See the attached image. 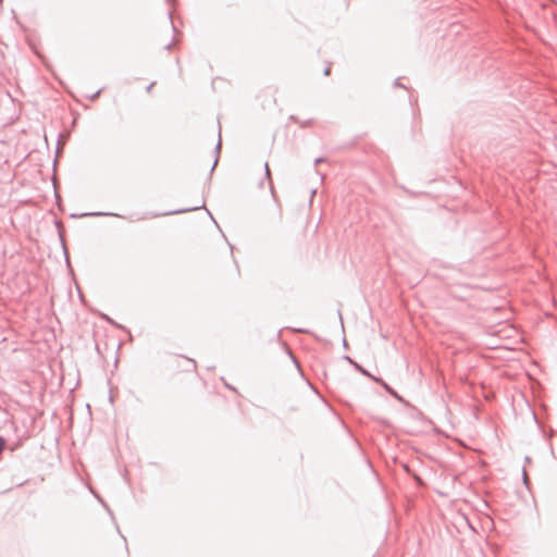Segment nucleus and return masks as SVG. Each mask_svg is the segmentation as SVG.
<instances>
[{"mask_svg": "<svg viewBox=\"0 0 557 557\" xmlns=\"http://www.w3.org/2000/svg\"><path fill=\"white\" fill-rule=\"evenodd\" d=\"M85 216H116V218H124L123 215H120L117 213H113V212H100V211H96V212H84V213H73L70 215V218L72 219H77V218H85Z\"/></svg>", "mask_w": 557, "mask_h": 557, "instance_id": "obj_1", "label": "nucleus"}, {"mask_svg": "<svg viewBox=\"0 0 557 557\" xmlns=\"http://www.w3.org/2000/svg\"><path fill=\"white\" fill-rule=\"evenodd\" d=\"M202 208H205V203H202L200 206L177 209V210H173V211H169V212H163V213H154V214H152V216L157 218V216H163V215L180 214V213L196 211V210H199V209H202Z\"/></svg>", "mask_w": 557, "mask_h": 557, "instance_id": "obj_2", "label": "nucleus"}, {"mask_svg": "<svg viewBox=\"0 0 557 557\" xmlns=\"http://www.w3.org/2000/svg\"><path fill=\"white\" fill-rule=\"evenodd\" d=\"M344 360H346L347 362H349L359 373H361L362 375L364 376H370V372L364 369L361 364H359L358 362H356L352 358H350L349 356L345 355L343 357Z\"/></svg>", "mask_w": 557, "mask_h": 557, "instance_id": "obj_3", "label": "nucleus"}, {"mask_svg": "<svg viewBox=\"0 0 557 557\" xmlns=\"http://www.w3.org/2000/svg\"><path fill=\"white\" fill-rule=\"evenodd\" d=\"M221 146H222V143H221V127L219 128V139H218V143L215 145V148H214V153H215V157H214V161H213V164L211 166V170H210V173L212 174L218 162H219V158H220V152H221Z\"/></svg>", "mask_w": 557, "mask_h": 557, "instance_id": "obj_4", "label": "nucleus"}, {"mask_svg": "<svg viewBox=\"0 0 557 557\" xmlns=\"http://www.w3.org/2000/svg\"><path fill=\"white\" fill-rule=\"evenodd\" d=\"M382 387L393 397L403 401V397L397 394L395 389H393L386 382H382Z\"/></svg>", "mask_w": 557, "mask_h": 557, "instance_id": "obj_5", "label": "nucleus"}, {"mask_svg": "<svg viewBox=\"0 0 557 557\" xmlns=\"http://www.w3.org/2000/svg\"><path fill=\"white\" fill-rule=\"evenodd\" d=\"M264 176L269 181L271 193L274 194L273 182L271 180V172H270L268 162H264Z\"/></svg>", "mask_w": 557, "mask_h": 557, "instance_id": "obj_6", "label": "nucleus"}, {"mask_svg": "<svg viewBox=\"0 0 557 557\" xmlns=\"http://www.w3.org/2000/svg\"><path fill=\"white\" fill-rule=\"evenodd\" d=\"M102 88H100L99 90H97L96 92L91 94V95H87L86 98H88L89 100L91 101H95L98 99V97L100 96V94L102 92Z\"/></svg>", "mask_w": 557, "mask_h": 557, "instance_id": "obj_7", "label": "nucleus"}, {"mask_svg": "<svg viewBox=\"0 0 557 557\" xmlns=\"http://www.w3.org/2000/svg\"><path fill=\"white\" fill-rule=\"evenodd\" d=\"M61 244H62V247H63V251H64L66 263L70 264L69 252H67L64 239L62 237H61Z\"/></svg>", "mask_w": 557, "mask_h": 557, "instance_id": "obj_8", "label": "nucleus"}, {"mask_svg": "<svg viewBox=\"0 0 557 557\" xmlns=\"http://www.w3.org/2000/svg\"><path fill=\"white\" fill-rule=\"evenodd\" d=\"M103 319L116 327L124 329L122 325L117 324L115 321H113L110 317L106 314H103Z\"/></svg>", "mask_w": 557, "mask_h": 557, "instance_id": "obj_9", "label": "nucleus"}, {"mask_svg": "<svg viewBox=\"0 0 557 557\" xmlns=\"http://www.w3.org/2000/svg\"><path fill=\"white\" fill-rule=\"evenodd\" d=\"M371 380H373L374 382L379 383L381 386H382V382H385L383 379L381 377H377V376H374L373 374L370 373V376H369Z\"/></svg>", "mask_w": 557, "mask_h": 557, "instance_id": "obj_10", "label": "nucleus"}, {"mask_svg": "<svg viewBox=\"0 0 557 557\" xmlns=\"http://www.w3.org/2000/svg\"><path fill=\"white\" fill-rule=\"evenodd\" d=\"M371 380H373L374 382L379 383L381 386H382V382H385L383 379L381 377H377V376H374L373 374L370 373V376H369Z\"/></svg>", "mask_w": 557, "mask_h": 557, "instance_id": "obj_11", "label": "nucleus"}, {"mask_svg": "<svg viewBox=\"0 0 557 557\" xmlns=\"http://www.w3.org/2000/svg\"><path fill=\"white\" fill-rule=\"evenodd\" d=\"M371 380H373L374 382L379 383L381 386H382V382H385L383 379L381 377H377V376H374L373 374L370 373V376H369Z\"/></svg>", "mask_w": 557, "mask_h": 557, "instance_id": "obj_12", "label": "nucleus"}, {"mask_svg": "<svg viewBox=\"0 0 557 557\" xmlns=\"http://www.w3.org/2000/svg\"><path fill=\"white\" fill-rule=\"evenodd\" d=\"M522 480H523L524 485L528 487L529 486L528 474H527L524 468L522 469Z\"/></svg>", "mask_w": 557, "mask_h": 557, "instance_id": "obj_13", "label": "nucleus"}, {"mask_svg": "<svg viewBox=\"0 0 557 557\" xmlns=\"http://www.w3.org/2000/svg\"><path fill=\"white\" fill-rule=\"evenodd\" d=\"M312 124V121L311 120H307V121H304L300 123V126L301 127H308Z\"/></svg>", "mask_w": 557, "mask_h": 557, "instance_id": "obj_14", "label": "nucleus"}, {"mask_svg": "<svg viewBox=\"0 0 557 557\" xmlns=\"http://www.w3.org/2000/svg\"><path fill=\"white\" fill-rule=\"evenodd\" d=\"M97 498L99 499V502H101L103 504V506L106 507V509L108 510V512L110 513L111 517H113V512L111 511V509L103 503V500L97 496Z\"/></svg>", "mask_w": 557, "mask_h": 557, "instance_id": "obj_15", "label": "nucleus"}, {"mask_svg": "<svg viewBox=\"0 0 557 557\" xmlns=\"http://www.w3.org/2000/svg\"><path fill=\"white\" fill-rule=\"evenodd\" d=\"M394 86L395 87H401V88H405V86L403 84H400L399 82V78H396L395 82H394Z\"/></svg>", "mask_w": 557, "mask_h": 557, "instance_id": "obj_16", "label": "nucleus"}, {"mask_svg": "<svg viewBox=\"0 0 557 557\" xmlns=\"http://www.w3.org/2000/svg\"><path fill=\"white\" fill-rule=\"evenodd\" d=\"M154 85H156V83H154V82H152L151 84H149V85L147 86L146 90H147L148 92H150Z\"/></svg>", "mask_w": 557, "mask_h": 557, "instance_id": "obj_17", "label": "nucleus"}, {"mask_svg": "<svg viewBox=\"0 0 557 557\" xmlns=\"http://www.w3.org/2000/svg\"><path fill=\"white\" fill-rule=\"evenodd\" d=\"M168 16H169V18H170L171 24H173V22H172V12H170V11H169V12H168ZM172 27H173V29H174V32H175V30H176L175 26H174V25H172Z\"/></svg>", "mask_w": 557, "mask_h": 557, "instance_id": "obj_18", "label": "nucleus"}, {"mask_svg": "<svg viewBox=\"0 0 557 557\" xmlns=\"http://www.w3.org/2000/svg\"><path fill=\"white\" fill-rule=\"evenodd\" d=\"M173 47V44L172 42H169L168 45H165L164 49L165 50H171Z\"/></svg>", "mask_w": 557, "mask_h": 557, "instance_id": "obj_19", "label": "nucleus"}, {"mask_svg": "<svg viewBox=\"0 0 557 557\" xmlns=\"http://www.w3.org/2000/svg\"><path fill=\"white\" fill-rule=\"evenodd\" d=\"M288 354H289V356L292 357L293 362L298 367V362H297V360L295 359V357L292 355V352H290V351H288Z\"/></svg>", "mask_w": 557, "mask_h": 557, "instance_id": "obj_20", "label": "nucleus"}, {"mask_svg": "<svg viewBox=\"0 0 557 557\" xmlns=\"http://www.w3.org/2000/svg\"><path fill=\"white\" fill-rule=\"evenodd\" d=\"M323 161H324V159H323V158H317V159L314 160V163H315V164H318V163L323 162Z\"/></svg>", "mask_w": 557, "mask_h": 557, "instance_id": "obj_21", "label": "nucleus"}, {"mask_svg": "<svg viewBox=\"0 0 557 557\" xmlns=\"http://www.w3.org/2000/svg\"><path fill=\"white\" fill-rule=\"evenodd\" d=\"M330 72H331V69H330V67H326V69L324 70V75H330Z\"/></svg>", "mask_w": 557, "mask_h": 557, "instance_id": "obj_22", "label": "nucleus"}, {"mask_svg": "<svg viewBox=\"0 0 557 557\" xmlns=\"http://www.w3.org/2000/svg\"><path fill=\"white\" fill-rule=\"evenodd\" d=\"M225 386H226L227 388L232 389V391H235V388H234L233 386L228 385L227 383H225Z\"/></svg>", "mask_w": 557, "mask_h": 557, "instance_id": "obj_23", "label": "nucleus"}, {"mask_svg": "<svg viewBox=\"0 0 557 557\" xmlns=\"http://www.w3.org/2000/svg\"><path fill=\"white\" fill-rule=\"evenodd\" d=\"M289 119H290V120H293V121L298 122V120H297V117H296L295 115H290V117H289Z\"/></svg>", "mask_w": 557, "mask_h": 557, "instance_id": "obj_24", "label": "nucleus"}, {"mask_svg": "<svg viewBox=\"0 0 557 557\" xmlns=\"http://www.w3.org/2000/svg\"><path fill=\"white\" fill-rule=\"evenodd\" d=\"M338 317H339L341 323L343 324V317H342L341 311H338Z\"/></svg>", "mask_w": 557, "mask_h": 557, "instance_id": "obj_25", "label": "nucleus"}, {"mask_svg": "<svg viewBox=\"0 0 557 557\" xmlns=\"http://www.w3.org/2000/svg\"><path fill=\"white\" fill-rule=\"evenodd\" d=\"M343 346H344V347H347V341H346L345 338H344V341H343Z\"/></svg>", "mask_w": 557, "mask_h": 557, "instance_id": "obj_26", "label": "nucleus"}, {"mask_svg": "<svg viewBox=\"0 0 557 557\" xmlns=\"http://www.w3.org/2000/svg\"><path fill=\"white\" fill-rule=\"evenodd\" d=\"M531 461V458L530 457H525V462H530Z\"/></svg>", "mask_w": 557, "mask_h": 557, "instance_id": "obj_27", "label": "nucleus"}, {"mask_svg": "<svg viewBox=\"0 0 557 557\" xmlns=\"http://www.w3.org/2000/svg\"><path fill=\"white\" fill-rule=\"evenodd\" d=\"M550 453L554 456V448H553V446H550Z\"/></svg>", "mask_w": 557, "mask_h": 557, "instance_id": "obj_28", "label": "nucleus"}, {"mask_svg": "<svg viewBox=\"0 0 557 557\" xmlns=\"http://www.w3.org/2000/svg\"><path fill=\"white\" fill-rule=\"evenodd\" d=\"M169 3H172V0H166Z\"/></svg>", "mask_w": 557, "mask_h": 557, "instance_id": "obj_29", "label": "nucleus"}]
</instances>
